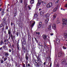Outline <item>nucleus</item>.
Listing matches in <instances>:
<instances>
[{
	"label": "nucleus",
	"instance_id": "nucleus-1",
	"mask_svg": "<svg viewBox=\"0 0 67 67\" xmlns=\"http://www.w3.org/2000/svg\"><path fill=\"white\" fill-rule=\"evenodd\" d=\"M8 34H9V40H10V35L11 37V38L12 39V41H13V42H14V39H15V36H12V35L11 34V31H10V29H9L8 30Z\"/></svg>",
	"mask_w": 67,
	"mask_h": 67
},
{
	"label": "nucleus",
	"instance_id": "nucleus-2",
	"mask_svg": "<svg viewBox=\"0 0 67 67\" xmlns=\"http://www.w3.org/2000/svg\"><path fill=\"white\" fill-rule=\"evenodd\" d=\"M22 43L23 44H22L21 48L23 50L24 53H25L26 50H25V47L24 46V45H23V44L24 45H26V40L25 41H23Z\"/></svg>",
	"mask_w": 67,
	"mask_h": 67
},
{
	"label": "nucleus",
	"instance_id": "nucleus-3",
	"mask_svg": "<svg viewBox=\"0 0 67 67\" xmlns=\"http://www.w3.org/2000/svg\"><path fill=\"white\" fill-rule=\"evenodd\" d=\"M48 21H49V19L48 18H47L44 24H43L42 25V27H43V28H45V27L47 26V23H48Z\"/></svg>",
	"mask_w": 67,
	"mask_h": 67
},
{
	"label": "nucleus",
	"instance_id": "nucleus-4",
	"mask_svg": "<svg viewBox=\"0 0 67 67\" xmlns=\"http://www.w3.org/2000/svg\"><path fill=\"white\" fill-rule=\"evenodd\" d=\"M67 19H66V18L65 19H62V22H63V23H62V26H63V27H64V26H65V25H66V22H67Z\"/></svg>",
	"mask_w": 67,
	"mask_h": 67
},
{
	"label": "nucleus",
	"instance_id": "nucleus-5",
	"mask_svg": "<svg viewBox=\"0 0 67 67\" xmlns=\"http://www.w3.org/2000/svg\"><path fill=\"white\" fill-rule=\"evenodd\" d=\"M35 23V21L32 20L31 21V22H30V27L31 29L32 28H33V27L34 26Z\"/></svg>",
	"mask_w": 67,
	"mask_h": 67
},
{
	"label": "nucleus",
	"instance_id": "nucleus-6",
	"mask_svg": "<svg viewBox=\"0 0 67 67\" xmlns=\"http://www.w3.org/2000/svg\"><path fill=\"white\" fill-rule=\"evenodd\" d=\"M42 36L44 41H48V39L47 38V35L43 34L42 35Z\"/></svg>",
	"mask_w": 67,
	"mask_h": 67
},
{
	"label": "nucleus",
	"instance_id": "nucleus-7",
	"mask_svg": "<svg viewBox=\"0 0 67 67\" xmlns=\"http://www.w3.org/2000/svg\"><path fill=\"white\" fill-rule=\"evenodd\" d=\"M53 5V4L52 2H49L47 5V8H51L52 6Z\"/></svg>",
	"mask_w": 67,
	"mask_h": 67
},
{
	"label": "nucleus",
	"instance_id": "nucleus-8",
	"mask_svg": "<svg viewBox=\"0 0 67 67\" xmlns=\"http://www.w3.org/2000/svg\"><path fill=\"white\" fill-rule=\"evenodd\" d=\"M36 57L37 59V60L38 61V62H42L41 60V58L40 57V55H38V56H36Z\"/></svg>",
	"mask_w": 67,
	"mask_h": 67
},
{
	"label": "nucleus",
	"instance_id": "nucleus-9",
	"mask_svg": "<svg viewBox=\"0 0 67 67\" xmlns=\"http://www.w3.org/2000/svg\"><path fill=\"white\" fill-rule=\"evenodd\" d=\"M43 63L42 61L41 62H38L37 65L38 67H40V66H41V64H42Z\"/></svg>",
	"mask_w": 67,
	"mask_h": 67
},
{
	"label": "nucleus",
	"instance_id": "nucleus-10",
	"mask_svg": "<svg viewBox=\"0 0 67 67\" xmlns=\"http://www.w3.org/2000/svg\"><path fill=\"white\" fill-rule=\"evenodd\" d=\"M64 53L62 52H59L58 54V57H60L63 55Z\"/></svg>",
	"mask_w": 67,
	"mask_h": 67
},
{
	"label": "nucleus",
	"instance_id": "nucleus-11",
	"mask_svg": "<svg viewBox=\"0 0 67 67\" xmlns=\"http://www.w3.org/2000/svg\"><path fill=\"white\" fill-rule=\"evenodd\" d=\"M33 63L34 65H35L36 63H37V62H38V60H36L35 59H33Z\"/></svg>",
	"mask_w": 67,
	"mask_h": 67
},
{
	"label": "nucleus",
	"instance_id": "nucleus-12",
	"mask_svg": "<svg viewBox=\"0 0 67 67\" xmlns=\"http://www.w3.org/2000/svg\"><path fill=\"white\" fill-rule=\"evenodd\" d=\"M14 17L16 16V14H17V11L16 10H14Z\"/></svg>",
	"mask_w": 67,
	"mask_h": 67
},
{
	"label": "nucleus",
	"instance_id": "nucleus-13",
	"mask_svg": "<svg viewBox=\"0 0 67 67\" xmlns=\"http://www.w3.org/2000/svg\"><path fill=\"white\" fill-rule=\"evenodd\" d=\"M42 22L40 21L39 22V24L38 25V27L39 28H40L41 27V26H42Z\"/></svg>",
	"mask_w": 67,
	"mask_h": 67
},
{
	"label": "nucleus",
	"instance_id": "nucleus-14",
	"mask_svg": "<svg viewBox=\"0 0 67 67\" xmlns=\"http://www.w3.org/2000/svg\"><path fill=\"white\" fill-rule=\"evenodd\" d=\"M45 13V11H44L43 10L42 11L40 12V14L41 15H43Z\"/></svg>",
	"mask_w": 67,
	"mask_h": 67
},
{
	"label": "nucleus",
	"instance_id": "nucleus-15",
	"mask_svg": "<svg viewBox=\"0 0 67 67\" xmlns=\"http://www.w3.org/2000/svg\"><path fill=\"white\" fill-rule=\"evenodd\" d=\"M63 35L65 38H67V31L66 32L64 33L63 34Z\"/></svg>",
	"mask_w": 67,
	"mask_h": 67
},
{
	"label": "nucleus",
	"instance_id": "nucleus-16",
	"mask_svg": "<svg viewBox=\"0 0 67 67\" xmlns=\"http://www.w3.org/2000/svg\"><path fill=\"white\" fill-rule=\"evenodd\" d=\"M28 39H29L31 38V36L30 35V34L29 33H28Z\"/></svg>",
	"mask_w": 67,
	"mask_h": 67
},
{
	"label": "nucleus",
	"instance_id": "nucleus-17",
	"mask_svg": "<svg viewBox=\"0 0 67 67\" xmlns=\"http://www.w3.org/2000/svg\"><path fill=\"white\" fill-rule=\"evenodd\" d=\"M56 17V14H54L53 15V17L52 18L53 20H54L55 19Z\"/></svg>",
	"mask_w": 67,
	"mask_h": 67
},
{
	"label": "nucleus",
	"instance_id": "nucleus-18",
	"mask_svg": "<svg viewBox=\"0 0 67 67\" xmlns=\"http://www.w3.org/2000/svg\"><path fill=\"white\" fill-rule=\"evenodd\" d=\"M52 27L53 29L55 28V29H56V25L55 24H53L52 25Z\"/></svg>",
	"mask_w": 67,
	"mask_h": 67
},
{
	"label": "nucleus",
	"instance_id": "nucleus-19",
	"mask_svg": "<svg viewBox=\"0 0 67 67\" xmlns=\"http://www.w3.org/2000/svg\"><path fill=\"white\" fill-rule=\"evenodd\" d=\"M1 12V14L2 15H3V14H4V9H3L2 10V11Z\"/></svg>",
	"mask_w": 67,
	"mask_h": 67
},
{
	"label": "nucleus",
	"instance_id": "nucleus-20",
	"mask_svg": "<svg viewBox=\"0 0 67 67\" xmlns=\"http://www.w3.org/2000/svg\"><path fill=\"white\" fill-rule=\"evenodd\" d=\"M45 16L46 18H48L49 16V13L47 14L46 15H45Z\"/></svg>",
	"mask_w": 67,
	"mask_h": 67
},
{
	"label": "nucleus",
	"instance_id": "nucleus-21",
	"mask_svg": "<svg viewBox=\"0 0 67 67\" xmlns=\"http://www.w3.org/2000/svg\"><path fill=\"white\" fill-rule=\"evenodd\" d=\"M3 40H1V41L0 42V46L1 45H2V44H3Z\"/></svg>",
	"mask_w": 67,
	"mask_h": 67
},
{
	"label": "nucleus",
	"instance_id": "nucleus-22",
	"mask_svg": "<svg viewBox=\"0 0 67 67\" xmlns=\"http://www.w3.org/2000/svg\"><path fill=\"white\" fill-rule=\"evenodd\" d=\"M6 24V21H5V20H4L3 23V25L4 26L5 25V24Z\"/></svg>",
	"mask_w": 67,
	"mask_h": 67
},
{
	"label": "nucleus",
	"instance_id": "nucleus-23",
	"mask_svg": "<svg viewBox=\"0 0 67 67\" xmlns=\"http://www.w3.org/2000/svg\"><path fill=\"white\" fill-rule=\"evenodd\" d=\"M37 16H38L37 14H35L34 15V17L35 18H36L37 17Z\"/></svg>",
	"mask_w": 67,
	"mask_h": 67
},
{
	"label": "nucleus",
	"instance_id": "nucleus-24",
	"mask_svg": "<svg viewBox=\"0 0 67 67\" xmlns=\"http://www.w3.org/2000/svg\"><path fill=\"white\" fill-rule=\"evenodd\" d=\"M56 42L57 43V44H59V39H57Z\"/></svg>",
	"mask_w": 67,
	"mask_h": 67
},
{
	"label": "nucleus",
	"instance_id": "nucleus-25",
	"mask_svg": "<svg viewBox=\"0 0 67 67\" xmlns=\"http://www.w3.org/2000/svg\"><path fill=\"white\" fill-rule=\"evenodd\" d=\"M22 40H23V41H25V40H26V39H25V38L23 37L22 38V40H21V42H23V41Z\"/></svg>",
	"mask_w": 67,
	"mask_h": 67
},
{
	"label": "nucleus",
	"instance_id": "nucleus-26",
	"mask_svg": "<svg viewBox=\"0 0 67 67\" xmlns=\"http://www.w3.org/2000/svg\"><path fill=\"white\" fill-rule=\"evenodd\" d=\"M41 4V3H38H38L36 4V6H39V5H40Z\"/></svg>",
	"mask_w": 67,
	"mask_h": 67
},
{
	"label": "nucleus",
	"instance_id": "nucleus-27",
	"mask_svg": "<svg viewBox=\"0 0 67 67\" xmlns=\"http://www.w3.org/2000/svg\"><path fill=\"white\" fill-rule=\"evenodd\" d=\"M34 2V0H31L30 2L31 4H33Z\"/></svg>",
	"mask_w": 67,
	"mask_h": 67
},
{
	"label": "nucleus",
	"instance_id": "nucleus-28",
	"mask_svg": "<svg viewBox=\"0 0 67 67\" xmlns=\"http://www.w3.org/2000/svg\"><path fill=\"white\" fill-rule=\"evenodd\" d=\"M57 7H55L54 9L53 12H56L57 11Z\"/></svg>",
	"mask_w": 67,
	"mask_h": 67
},
{
	"label": "nucleus",
	"instance_id": "nucleus-29",
	"mask_svg": "<svg viewBox=\"0 0 67 67\" xmlns=\"http://www.w3.org/2000/svg\"><path fill=\"white\" fill-rule=\"evenodd\" d=\"M44 48H47L48 47L46 46V44H45L44 42Z\"/></svg>",
	"mask_w": 67,
	"mask_h": 67
},
{
	"label": "nucleus",
	"instance_id": "nucleus-30",
	"mask_svg": "<svg viewBox=\"0 0 67 67\" xmlns=\"http://www.w3.org/2000/svg\"><path fill=\"white\" fill-rule=\"evenodd\" d=\"M42 4L43 5H46V2L42 1Z\"/></svg>",
	"mask_w": 67,
	"mask_h": 67
},
{
	"label": "nucleus",
	"instance_id": "nucleus-31",
	"mask_svg": "<svg viewBox=\"0 0 67 67\" xmlns=\"http://www.w3.org/2000/svg\"><path fill=\"white\" fill-rule=\"evenodd\" d=\"M12 54H13H13H14V53H15V51H14V50L13 49H12Z\"/></svg>",
	"mask_w": 67,
	"mask_h": 67
},
{
	"label": "nucleus",
	"instance_id": "nucleus-32",
	"mask_svg": "<svg viewBox=\"0 0 67 67\" xmlns=\"http://www.w3.org/2000/svg\"><path fill=\"white\" fill-rule=\"evenodd\" d=\"M48 29L49 30H51L52 28L51 27V25L48 26Z\"/></svg>",
	"mask_w": 67,
	"mask_h": 67
},
{
	"label": "nucleus",
	"instance_id": "nucleus-33",
	"mask_svg": "<svg viewBox=\"0 0 67 67\" xmlns=\"http://www.w3.org/2000/svg\"><path fill=\"white\" fill-rule=\"evenodd\" d=\"M5 54L6 57H7V56H9V54H8V53L7 52L6 53H5Z\"/></svg>",
	"mask_w": 67,
	"mask_h": 67
},
{
	"label": "nucleus",
	"instance_id": "nucleus-34",
	"mask_svg": "<svg viewBox=\"0 0 67 67\" xmlns=\"http://www.w3.org/2000/svg\"><path fill=\"white\" fill-rule=\"evenodd\" d=\"M9 42V40L8 39H5L4 41V42Z\"/></svg>",
	"mask_w": 67,
	"mask_h": 67
},
{
	"label": "nucleus",
	"instance_id": "nucleus-35",
	"mask_svg": "<svg viewBox=\"0 0 67 67\" xmlns=\"http://www.w3.org/2000/svg\"><path fill=\"white\" fill-rule=\"evenodd\" d=\"M22 65L23 67H25V64L23 63L22 64Z\"/></svg>",
	"mask_w": 67,
	"mask_h": 67
},
{
	"label": "nucleus",
	"instance_id": "nucleus-36",
	"mask_svg": "<svg viewBox=\"0 0 67 67\" xmlns=\"http://www.w3.org/2000/svg\"><path fill=\"white\" fill-rule=\"evenodd\" d=\"M8 26L7 25H6L5 27V29L6 30H8Z\"/></svg>",
	"mask_w": 67,
	"mask_h": 67
},
{
	"label": "nucleus",
	"instance_id": "nucleus-37",
	"mask_svg": "<svg viewBox=\"0 0 67 67\" xmlns=\"http://www.w3.org/2000/svg\"><path fill=\"white\" fill-rule=\"evenodd\" d=\"M25 63L26 65V66H27V63H28V61L27 60L26 61V62Z\"/></svg>",
	"mask_w": 67,
	"mask_h": 67
},
{
	"label": "nucleus",
	"instance_id": "nucleus-38",
	"mask_svg": "<svg viewBox=\"0 0 67 67\" xmlns=\"http://www.w3.org/2000/svg\"><path fill=\"white\" fill-rule=\"evenodd\" d=\"M38 46H40L41 48H42V46L40 44V43H38Z\"/></svg>",
	"mask_w": 67,
	"mask_h": 67
},
{
	"label": "nucleus",
	"instance_id": "nucleus-39",
	"mask_svg": "<svg viewBox=\"0 0 67 67\" xmlns=\"http://www.w3.org/2000/svg\"><path fill=\"white\" fill-rule=\"evenodd\" d=\"M3 24H1L0 25V27H2L3 26Z\"/></svg>",
	"mask_w": 67,
	"mask_h": 67
},
{
	"label": "nucleus",
	"instance_id": "nucleus-40",
	"mask_svg": "<svg viewBox=\"0 0 67 67\" xmlns=\"http://www.w3.org/2000/svg\"><path fill=\"white\" fill-rule=\"evenodd\" d=\"M28 8L29 10H31V8L30 6H28Z\"/></svg>",
	"mask_w": 67,
	"mask_h": 67
},
{
	"label": "nucleus",
	"instance_id": "nucleus-41",
	"mask_svg": "<svg viewBox=\"0 0 67 67\" xmlns=\"http://www.w3.org/2000/svg\"><path fill=\"white\" fill-rule=\"evenodd\" d=\"M41 2H42V1H41V0H38V3H41Z\"/></svg>",
	"mask_w": 67,
	"mask_h": 67
},
{
	"label": "nucleus",
	"instance_id": "nucleus-42",
	"mask_svg": "<svg viewBox=\"0 0 67 67\" xmlns=\"http://www.w3.org/2000/svg\"><path fill=\"white\" fill-rule=\"evenodd\" d=\"M36 34H38V35H40V32H36Z\"/></svg>",
	"mask_w": 67,
	"mask_h": 67
},
{
	"label": "nucleus",
	"instance_id": "nucleus-43",
	"mask_svg": "<svg viewBox=\"0 0 67 67\" xmlns=\"http://www.w3.org/2000/svg\"><path fill=\"white\" fill-rule=\"evenodd\" d=\"M16 35H17V36H18L19 35V32H17L16 33Z\"/></svg>",
	"mask_w": 67,
	"mask_h": 67
},
{
	"label": "nucleus",
	"instance_id": "nucleus-44",
	"mask_svg": "<svg viewBox=\"0 0 67 67\" xmlns=\"http://www.w3.org/2000/svg\"><path fill=\"white\" fill-rule=\"evenodd\" d=\"M26 60H28V56H26Z\"/></svg>",
	"mask_w": 67,
	"mask_h": 67
},
{
	"label": "nucleus",
	"instance_id": "nucleus-45",
	"mask_svg": "<svg viewBox=\"0 0 67 67\" xmlns=\"http://www.w3.org/2000/svg\"><path fill=\"white\" fill-rule=\"evenodd\" d=\"M6 47L5 45H4L3 46V48H5Z\"/></svg>",
	"mask_w": 67,
	"mask_h": 67
},
{
	"label": "nucleus",
	"instance_id": "nucleus-46",
	"mask_svg": "<svg viewBox=\"0 0 67 67\" xmlns=\"http://www.w3.org/2000/svg\"><path fill=\"white\" fill-rule=\"evenodd\" d=\"M19 42H17V47H19Z\"/></svg>",
	"mask_w": 67,
	"mask_h": 67
},
{
	"label": "nucleus",
	"instance_id": "nucleus-47",
	"mask_svg": "<svg viewBox=\"0 0 67 67\" xmlns=\"http://www.w3.org/2000/svg\"><path fill=\"white\" fill-rule=\"evenodd\" d=\"M62 64H64L65 63V61L64 60L62 61Z\"/></svg>",
	"mask_w": 67,
	"mask_h": 67
},
{
	"label": "nucleus",
	"instance_id": "nucleus-48",
	"mask_svg": "<svg viewBox=\"0 0 67 67\" xmlns=\"http://www.w3.org/2000/svg\"><path fill=\"white\" fill-rule=\"evenodd\" d=\"M7 59V58H4V61H5Z\"/></svg>",
	"mask_w": 67,
	"mask_h": 67
},
{
	"label": "nucleus",
	"instance_id": "nucleus-49",
	"mask_svg": "<svg viewBox=\"0 0 67 67\" xmlns=\"http://www.w3.org/2000/svg\"><path fill=\"white\" fill-rule=\"evenodd\" d=\"M1 63H2H2H3V59H2L1 60Z\"/></svg>",
	"mask_w": 67,
	"mask_h": 67
},
{
	"label": "nucleus",
	"instance_id": "nucleus-50",
	"mask_svg": "<svg viewBox=\"0 0 67 67\" xmlns=\"http://www.w3.org/2000/svg\"><path fill=\"white\" fill-rule=\"evenodd\" d=\"M3 10V9L2 8H0V12L1 11H2Z\"/></svg>",
	"mask_w": 67,
	"mask_h": 67
},
{
	"label": "nucleus",
	"instance_id": "nucleus-51",
	"mask_svg": "<svg viewBox=\"0 0 67 67\" xmlns=\"http://www.w3.org/2000/svg\"><path fill=\"white\" fill-rule=\"evenodd\" d=\"M63 48L64 49H66V47H65L64 46L63 47Z\"/></svg>",
	"mask_w": 67,
	"mask_h": 67
},
{
	"label": "nucleus",
	"instance_id": "nucleus-52",
	"mask_svg": "<svg viewBox=\"0 0 67 67\" xmlns=\"http://www.w3.org/2000/svg\"><path fill=\"white\" fill-rule=\"evenodd\" d=\"M56 22L57 24H58V23H59V21L58 20L56 21Z\"/></svg>",
	"mask_w": 67,
	"mask_h": 67
},
{
	"label": "nucleus",
	"instance_id": "nucleus-53",
	"mask_svg": "<svg viewBox=\"0 0 67 67\" xmlns=\"http://www.w3.org/2000/svg\"><path fill=\"white\" fill-rule=\"evenodd\" d=\"M4 30V26H3V27L2 29V30Z\"/></svg>",
	"mask_w": 67,
	"mask_h": 67
},
{
	"label": "nucleus",
	"instance_id": "nucleus-54",
	"mask_svg": "<svg viewBox=\"0 0 67 67\" xmlns=\"http://www.w3.org/2000/svg\"><path fill=\"white\" fill-rule=\"evenodd\" d=\"M15 66L16 67V66H18V64H17V62H15Z\"/></svg>",
	"mask_w": 67,
	"mask_h": 67
},
{
	"label": "nucleus",
	"instance_id": "nucleus-55",
	"mask_svg": "<svg viewBox=\"0 0 67 67\" xmlns=\"http://www.w3.org/2000/svg\"><path fill=\"white\" fill-rule=\"evenodd\" d=\"M59 0L57 1L56 2V3H59Z\"/></svg>",
	"mask_w": 67,
	"mask_h": 67
},
{
	"label": "nucleus",
	"instance_id": "nucleus-56",
	"mask_svg": "<svg viewBox=\"0 0 67 67\" xmlns=\"http://www.w3.org/2000/svg\"><path fill=\"white\" fill-rule=\"evenodd\" d=\"M13 23H12V22H11V26H12V25H13Z\"/></svg>",
	"mask_w": 67,
	"mask_h": 67
},
{
	"label": "nucleus",
	"instance_id": "nucleus-57",
	"mask_svg": "<svg viewBox=\"0 0 67 67\" xmlns=\"http://www.w3.org/2000/svg\"><path fill=\"white\" fill-rule=\"evenodd\" d=\"M20 3H22V2H23V0H20Z\"/></svg>",
	"mask_w": 67,
	"mask_h": 67
},
{
	"label": "nucleus",
	"instance_id": "nucleus-58",
	"mask_svg": "<svg viewBox=\"0 0 67 67\" xmlns=\"http://www.w3.org/2000/svg\"><path fill=\"white\" fill-rule=\"evenodd\" d=\"M34 38H35V40L36 41H36H37V40L36 38H35V37H34Z\"/></svg>",
	"mask_w": 67,
	"mask_h": 67
},
{
	"label": "nucleus",
	"instance_id": "nucleus-59",
	"mask_svg": "<svg viewBox=\"0 0 67 67\" xmlns=\"http://www.w3.org/2000/svg\"><path fill=\"white\" fill-rule=\"evenodd\" d=\"M50 35H51V36L53 35H54V34L53 33H52L50 34Z\"/></svg>",
	"mask_w": 67,
	"mask_h": 67
},
{
	"label": "nucleus",
	"instance_id": "nucleus-60",
	"mask_svg": "<svg viewBox=\"0 0 67 67\" xmlns=\"http://www.w3.org/2000/svg\"><path fill=\"white\" fill-rule=\"evenodd\" d=\"M27 54H28L27 53H26V54H25L26 57V56H27Z\"/></svg>",
	"mask_w": 67,
	"mask_h": 67
},
{
	"label": "nucleus",
	"instance_id": "nucleus-61",
	"mask_svg": "<svg viewBox=\"0 0 67 67\" xmlns=\"http://www.w3.org/2000/svg\"><path fill=\"white\" fill-rule=\"evenodd\" d=\"M9 52H11V49H9Z\"/></svg>",
	"mask_w": 67,
	"mask_h": 67
},
{
	"label": "nucleus",
	"instance_id": "nucleus-62",
	"mask_svg": "<svg viewBox=\"0 0 67 67\" xmlns=\"http://www.w3.org/2000/svg\"><path fill=\"white\" fill-rule=\"evenodd\" d=\"M56 67H59V65L58 64H57V65Z\"/></svg>",
	"mask_w": 67,
	"mask_h": 67
},
{
	"label": "nucleus",
	"instance_id": "nucleus-63",
	"mask_svg": "<svg viewBox=\"0 0 67 67\" xmlns=\"http://www.w3.org/2000/svg\"><path fill=\"white\" fill-rule=\"evenodd\" d=\"M28 67H30V64H28Z\"/></svg>",
	"mask_w": 67,
	"mask_h": 67
},
{
	"label": "nucleus",
	"instance_id": "nucleus-64",
	"mask_svg": "<svg viewBox=\"0 0 67 67\" xmlns=\"http://www.w3.org/2000/svg\"><path fill=\"white\" fill-rule=\"evenodd\" d=\"M65 7H66V8H67V4L65 5Z\"/></svg>",
	"mask_w": 67,
	"mask_h": 67
}]
</instances>
